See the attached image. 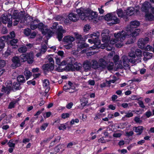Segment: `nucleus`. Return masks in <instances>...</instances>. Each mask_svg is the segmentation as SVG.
<instances>
[{"label":"nucleus","mask_w":154,"mask_h":154,"mask_svg":"<svg viewBox=\"0 0 154 154\" xmlns=\"http://www.w3.org/2000/svg\"><path fill=\"white\" fill-rule=\"evenodd\" d=\"M140 24V22L138 21H131L129 26H128L125 28V30L126 31H130L131 32L132 31L134 28H136L139 26Z\"/></svg>","instance_id":"obj_10"},{"label":"nucleus","mask_w":154,"mask_h":154,"mask_svg":"<svg viewBox=\"0 0 154 154\" xmlns=\"http://www.w3.org/2000/svg\"><path fill=\"white\" fill-rule=\"evenodd\" d=\"M74 34L75 38L77 39H80L82 38V36L81 35L79 34L77 32H75Z\"/></svg>","instance_id":"obj_61"},{"label":"nucleus","mask_w":154,"mask_h":154,"mask_svg":"<svg viewBox=\"0 0 154 154\" xmlns=\"http://www.w3.org/2000/svg\"><path fill=\"white\" fill-rule=\"evenodd\" d=\"M38 28L40 30L43 34L46 35L47 38H50L53 34V32L50 29H48L46 26H45L42 23L37 24Z\"/></svg>","instance_id":"obj_7"},{"label":"nucleus","mask_w":154,"mask_h":154,"mask_svg":"<svg viewBox=\"0 0 154 154\" xmlns=\"http://www.w3.org/2000/svg\"><path fill=\"white\" fill-rule=\"evenodd\" d=\"M47 50V47L46 45H44L42 46L40 51L43 54H44Z\"/></svg>","instance_id":"obj_44"},{"label":"nucleus","mask_w":154,"mask_h":154,"mask_svg":"<svg viewBox=\"0 0 154 154\" xmlns=\"http://www.w3.org/2000/svg\"><path fill=\"white\" fill-rule=\"evenodd\" d=\"M51 56L52 57L53 55H50L48 56V60L49 62V63L54 65V61L53 58L51 57Z\"/></svg>","instance_id":"obj_41"},{"label":"nucleus","mask_w":154,"mask_h":154,"mask_svg":"<svg viewBox=\"0 0 154 154\" xmlns=\"http://www.w3.org/2000/svg\"><path fill=\"white\" fill-rule=\"evenodd\" d=\"M63 146L62 145H58L54 149L55 151L57 152H58L60 151V148H61V147Z\"/></svg>","instance_id":"obj_60"},{"label":"nucleus","mask_w":154,"mask_h":154,"mask_svg":"<svg viewBox=\"0 0 154 154\" xmlns=\"http://www.w3.org/2000/svg\"><path fill=\"white\" fill-rule=\"evenodd\" d=\"M119 59V57L117 55H115L113 58V61L116 62H117Z\"/></svg>","instance_id":"obj_64"},{"label":"nucleus","mask_w":154,"mask_h":154,"mask_svg":"<svg viewBox=\"0 0 154 154\" xmlns=\"http://www.w3.org/2000/svg\"><path fill=\"white\" fill-rule=\"evenodd\" d=\"M91 62L92 63V64H91V67L95 69H96L99 67L98 62H97L96 60H92Z\"/></svg>","instance_id":"obj_28"},{"label":"nucleus","mask_w":154,"mask_h":154,"mask_svg":"<svg viewBox=\"0 0 154 154\" xmlns=\"http://www.w3.org/2000/svg\"><path fill=\"white\" fill-rule=\"evenodd\" d=\"M17 16H15V15H13L11 17L12 19L14 20L13 21V25L14 26L16 25L19 23L20 20V18L18 17V15L17 14Z\"/></svg>","instance_id":"obj_29"},{"label":"nucleus","mask_w":154,"mask_h":154,"mask_svg":"<svg viewBox=\"0 0 154 154\" xmlns=\"http://www.w3.org/2000/svg\"><path fill=\"white\" fill-rule=\"evenodd\" d=\"M24 73L26 76V80H27L32 75L31 72L29 71L27 69H25L24 71Z\"/></svg>","instance_id":"obj_33"},{"label":"nucleus","mask_w":154,"mask_h":154,"mask_svg":"<svg viewBox=\"0 0 154 154\" xmlns=\"http://www.w3.org/2000/svg\"><path fill=\"white\" fill-rule=\"evenodd\" d=\"M122 59L124 68L126 69H129L130 68V66L129 65L128 59V57L123 56L122 57Z\"/></svg>","instance_id":"obj_15"},{"label":"nucleus","mask_w":154,"mask_h":154,"mask_svg":"<svg viewBox=\"0 0 154 154\" xmlns=\"http://www.w3.org/2000/svg\"><path fill=\"white\" fill-rule=\"evenodd\" d=\"M134 9L132 7H130L126 11V14L128 15L131 16L134 13Z\"/></svg>","instance_id":"obj_30"},{"label":"nucleus","mask_w":154,"mask_h":154,"mask_svg":"<svg viewBox=\"0 0 154 154\" xmlns=\"http://www.w3.org/2000/svg\"><path fill=\"white\" fill-rule=\"evenodd\" d=\"M56 59V63L58 65L60 66L61 65V62L60 61V58L57 57H55Z\"/></svg>","instance_id":"obj_56"},{"label":"nucleus","mask_w":154,"mask_h":154,"mask_svg":"<svg viewBox=\"0 0 154 154\" xmlns=\"http://www.w3.org/2000/svg\"><path fill=\"white\" fill-rule=\"evenodd\" d=\"M128 61L132 63L136 64L141 62V58H138L136 60L134 58L128 59Z\"/></svg>","instance_id":"obj_31"},{"label":"nucleus","mask_w":154,"mask_h":154,"mask_svg":"<svg viewBox=\"0 0 154 154\" xmlns=\"http://www.w3.org/2000/svg\"><path fill=\"white\" fill-rule=\"evenodd\" d=\"M116 12L119 17L123 18L124 17L123 11L121 9H118L116 11Z\"/></svg>","instance_id":"obj_38"},{"label":"nucleus","mask_w":154,"mask_h":154,"mask_svg":"<svg viewBox=\"0 0 154 154\" xmlns=\"http://www.w3.org/2000/svg\"><path fill=\"white\" fill-rule=\"evenodd\" d=\"M149 41V39L148 37L139 39L137 42V45L138 47L142 49L144 48L145 45L147 44Z\"/></svg>","instance_id":"obj_11"},{"label":"nucleus","mask_w":154,"mask_h":154,"mask_svg":"<svg viewBox=\"0 0 154 154\" xmlns=\"http://www.w3.org/2000/svg\"><path fill=\"white\" fill-rule=\"evenodd\" d=\"M144 128L142 126H139L137 127H134L133 130H135V132L138 135H140L142 132Z\"/></svg>","instance_id":"obj_24"},{"label":"nucleus","mask_w":154,"mask_h":154,"mask_svg":"<svg viewBox=\"0 0 154 154\" xmlns=\"http://www.w3.org/2000/svg\"><path fill=\"white\" fill-rule=\"evenodd\" d=\"M7 83L8 84H9L8 85H7L6 87H3L2 88V91L4 92L7 94H8L9 93L11 90L12 84L10 81L8 82H7Z\"/></svg>","instance_id":"obj_22"},{"label":"nucleus","mask_w":154,"mask_h":154,"mask_svg":"<svg viewBox=\"0 0 154 154\" xmlns=\"http://www.w3.org/2000/svg\"><path fill=\"white\" fill-rule=\"evenodd\" d=\"M115 54V52L113 51H112L111 52H110L108 54L107 56L106 57V60L107 61H109L111 60L112 58V57Z\"/></svg>","instance_id":"obj_35"},{"label":"nucleus","mask_w":154,"mask_h":154,"mask_svg":"<svg viewBox=\"0 0 154 154\" xmlns=\"http://www.w3.org/2000/svg\"><path fill=\"white\" fill-rule=\"evenodd\" d=\"M90 28V26L88 25H85L84 28V31L85 32H87L88 31Z\"/></svg>","instance_id":"obj_55"},{"label":"nucleus","mask_w":154,"mask_h":154,"mask_svg":"<svg viewBox=\"0 0 154 154\" xmlns=\"http://www.w3.org/2000/svg\"><path fill=\"white\" fill-rule=\"evenodd\" d=\"M19 57L21 62H24L27 60L29 64H32L33 62L34 55L32 52L22 54Z\"/></svg>","instance_id":"obj_6"},{"label":"nucleus","mask_w":154,"mask_h":154,"mask_svg":"<svg viewBox=\"0 0 154 154\" xmlns=\"http://www.w3.org/2000/svg\"><path fill=\"white\" fill-rule=\"evenodd\" d=\"M66 32L65 30L63 29L61 26H59L57 30V37L59 41H61L63 37V33Z\"/></svg>","instance_id":"obj_17"},{"label":"nucleus","mask_w":154,"mask_h":154,"mask_svg":"<svg viewBox=\"0 0 154 154\" xmlns=\"http://www.w3.org/2000/svg\"><path fill=\"white\" fill-rule=\"evenodd\" d=\"M122 131H119V132H115L113 134V136L114 137L119 138L120 137L122 134Z\"/></svg>","instance_id":"obj_36"},{"label":"nucleus","mask_w":154,"mask_h":154,"mask_svg":"<svg viewBox=\"0 0 154 154\" xmlns=\"http://www.w3.org/2000/svg\"><path fill=\"white\" fill-rule=\"evenodd\" d=\"M60 130H63L66 128V127L64 124H62L58 128Z\"/></svg>","instance_id":"obj_58"},{"label":"nucleus","mask_w":154,"mask_h":154,"mask_svg":"<svg viewBox=\"0 0 154 154\" xmlns=\"http://www.w3.org/2000/svg\"><path fill=\"white\" fill-rule=\"evenodd\" d=\"M43 85L44 88L45 89V93L46 94L48 93L50 89L49 81L47 79L44 80L43 82Z\"/></svg>","instance_id":"obj_21"},{"label":"nucleus","mask_w":154,"mask_h":154,"mask_svg":"<svg viewBox=\"0 0 154 154\" xmlns=\"http://www.w3.org/2000/svg\"><path fill=\"white\" fill-rule=\"evenodd\" d=\"M24 33L25 35L29 36L31 33V30L28 28L24 30Z\"/></svg>","instance_id":"obj_48"},{"label":"nucleus","mask_w":154,"mask_h":154,"mask_svg":"<svg viewBox=\"0 0 154 154\" xmlns=\"http://www.w3.org/2000/svg\"><path fill=\"white\" fill-rule=\"evenodd\" d=\"M12 61L13 63L12 64V66L14 68L20 66V63L21 62L20 60V57L16 56L13 57Z\"/></svg>","instance_id":"obj_18"},{"label":"nucleus","mask_w":154,"mask_h":154,"mask_svg":"<svg viewBox=\"0 0 154 154\" xmlns=\"http://www.w3.org/2000/svg\"><path fill=\"white\" fill-rule=\"evenodd\" d=\"M17 80L19 82L24 83L25 82L24 76L22 75H19L18 76Z\"/></svg>","instance_id":"obj_37"},{"label":"nucleus","mask_w":154,"mask_h":154,"mask_svg":"<svg viewBox=\"0 0 154 154\" xmlns=\"http://www.w3.org/2000/svg\"><path fill=\"white\" fill-rule=\"evenodd\" d=\"M146 20L151 21L154 19V16L151 14H146L145 15Z\"/></svg>","instance_id":"obj_32"},{"label":"nucleus","mask_w":154,"mask_h":154,"mask_svg":"<svg viewBox=\"0 0 154 154\" xmlns=\"http://www.w3.org/2000/svg\"><path fill=\"white\" fill-rule=\"evenodd\" d=\"M113 79L110 80L109 81H106V83L108 84H110L112 83H114L117 80V79L116 76H113Z\"/></svg>","instance_id":"obj_43"},{"label":"nucleus","mask_w":154,"mask_h":154,"mask_svg":"<svg viewBox=\"0 0 154 154\" xmlns=\"http://www.w3.org/2000/svg\"><path fill=\"white\" fill-rule=\"evenodd\" d=\"M123 30L121 32L114 34V38L111 39L110 42L112 44L116 43V46L117 48H120L123 45V41L126 38L132 37L135 38L138 36L140 31V29H135L134 31L131 32Z\"/></svg>","instance_id":"obj_1"},{"label":"nucleus","mask_w":154,"mask_h":154,"mask_svg":"<svg viewBox=\"0 0 154 154\" xmlns=\"http://www.w3.org/2000/svg\"><path fill=\"white\" fill-rule=\"evenodd\" d=\"M17 103V100H15L10 102L8 107V108L11 109L14 108L15 104Z\"/></svg>","instance_id":"obj_42"},{"label":"nucleus","mask_w":154,"mask_h":154,"mask_svg":"<svg viewBox=\"0 0 154 154\" xmlns=\"http://www.w3.org/2000/svg\"><path fill=\"white\" fill-rule=\"evenodd\" d=\"M54 65L48 63L42 66L43 69L45 71H52L54 69Z\"/></svg>","instance_id":"obj_23"},{"label":"nucleus","mask_w":154,"mask_h":154,"mask_svg":"<svg viewBox=\"0 0 154 154\" xmlns=\"http://www.w3.org/2000/svg\"><path fill=\"white\" fill-rule=\"evenodd\" d=\"M99 33L98 32L96 33H94L89 35V37L92 38V39H88V42L91 44L94 43V45L93 46L90 48V50L98 49L100 47L98 46L100 43V41L99 39Z\"/></svg>","instance_id":"obj_4"},{"label":"nucleus","mask_w":154,"mask_h":154,"mask_svg":"<svg viewBox=\"0 0 154 154\" xmlns=\"http://www.w3.org/2000/svg\"><path fill=\"white\" fill-rule=\"evenodd\" d=\"M88 47H89L88 45L86 43H79L78 45V47L77 49V51H79L81 50H82L85 48H86Z\"/></svg>","instance_id":"obj_26"},{"label":"nucleus","mask_w":154,"mask_h":154,"mask_svg":"<svg viewBox=\"0 0 154 154\" xmlns=\"http://www.w3.org/2000/svg\"><path fill=\"white\" fill-rule=\"evenodd\" d=\"M63 40L65 43L67 44L64 45L65 48L66 49H69L72 47V42L74 41L75 38L72 36L67 35L64 37Z\"/></svg>","instance_id":"obj_8"},{"label":"nucleus","mask_w":154,"mask_h":154,"mask_svg":"<svg viewBox=\"0 0 154 154\" xmlns=\"http://www.w3.org/2000/svg\"><path fill=\"white\" fill-rule=\"evenodd\" d=\"M153 48L152 47L149 45H148L144 49L148 51H152Z\"/></svg>","instance_id":"obj_54"},{"label":"nucleus","mask_w":154,"mask_h":154,"mask_svg":"<svg viewBox=\"0 0 154 154\" xmlns=\"http://www.w3.org/2000/svg\"><path fill=\"white\" fill-rule=\"evenodd\" d=\"M69 59L71 61V63L70 64L71 68H72V66H73V67L76 70H79L81 69L82 66L80 63L76 62L73 65L72 64L75 60V59L73 58H70Z\"/></svg>","instance_id":"obj_14"},{"label":"nucleus","mask_w":154,"mask_h":154,"mask_svg":"<svg viewBox=\"0 0 154 154\" xmlns=\"http://www.w3.org/2000/svg\"><path fill=\"white\" fill-rule=\"evenodd\" d=\"M134 121L136 122L137 123H140L142 122V121L141 120H140V119L138 117H135L134 118Z\"/></svg>","instance_id":"obj_63"},{"label":"nucleus","mask_w":154,"mask_h":154,"mask_svg":"<svg viewBox=\"0 0 154 154\" xmlns=\"http://www.w3.org/2000/svg\"><path fill=\"white\" fill-rule=\"evenodd\" d=\"M108 61L106 60V57L104 56L103 58L100 59L98 60V64L99 67L103 69L106 68L107 64Z\"/></svg>","instance_id":"obj_13"},{"label":"nucleus","mask_w":154,"mask_h":154,"mask_svg":"<svg viewBox=\"0 0 154 154\" xmlns=\"http://www.w3.org/2000/svg\"><path fill=\"white\" fill-rule=\"evenodd\" d=\"M81 105L84 106H86L88 103V100L85 97L82 98L80 100Z\"/></svg>","instance_id":"obj_34"},{"label":"nucleus","mask_w":154,"mask_h":154,"mask_svg":"<svg viewBox=\"0 0 154 154\" xmlns=\"http://www.w3.org/2000/svg\"><path fill=\"white\" fill-rule=\"evenodd\" d=\"M109 62V63H108V62L107 63V67H106V68H107L109 70H111L112 69L113 67L114 63L113 62Z\"/></svg>","instance_id":"obj_39"},{"label":"nucleus","mask_w":154,"mask_h":154,"mask_svg":"<svg viewBox=\"0 0 154 154\" xmlns=\"http://www.w3.org/2000/svg\"><path fill=\"white\" fill-rule=\"evenodd\" d=\"M133 115V113L132 112L126 113V114L125 116V117L127 118H130L132 117Z\"/></svg>","instance_id":"obj_53"},{"label":"nucleus","mask_w":154,"mask_h":154,"mask_svg":"<svg viewBox=\"0 0 154 154\" xmlns=\"http://www.w3.org/2000/svg\"><path fill=\"white\" fill-rule=\"evenodd\" d=\"M57 23L55 22L53 24V25L51 28V29H52V30L51 29H49L51 31L53 32V34L55 32V29L57 28Z\"/></svg>","instance_id":"obj_47"},{"label":"nucleus","mask_w":154,"mask_h":154,"mask_svg":"<svg viewBox=\"0 0 154 154\" xmlns=\"http://www.w3.org/2000/svg\"><path fill=\"white\" fill-rule=\"evenodd\" d=\"M137 103L140 107L143 108H144L145 107V106L144 105L143 103L142 100H140V99L138 100Z\"/></svg>","instance_id":"obj_51"},{"label":"nucleus","mask_w":154,"mask_h":154,"mask_svg":"<svg viewBox=\"0 0 154 154\" xmlns=\"http://www.w3.org/2000/svg\"><path fill=\"white\" fill-rule=\"evenodd\" d=\"M10 38L9 35L3 36L0 38V51L2 50L4 48L6 40H8Z\"/></svg>","instance_id":"obj_16"},{"label":"nucleus","mask_w":154,"mask_h":154,"mask_svg":"<svg viewBox=\"0 0 154 154\" xmlns=\"http://www.w3.org/2000/svg\"><path fill=\"white\" fill-rule=\"evenodd\" d=\"M70 116L69 114L68 113H63L61 115V117L63 119L69 117Z\"/></svg>","instance_id":"obj_52"},{"label":"nucleus","mask_w":154,"mask_h":154,"mask_svg":"<svg viewBox=\"0 0 154 154\" xmlns=\"http://www.w3.org/2000/svg\"><path fill=\"white\" fill-rule=\"evenodd\" d=\"M76 12L82 20H86L88 17L89 20L94 21L96 20L97 16L96 12L82 8L77 9Z\"/></svg>","instance_id":"obj_2"},{"label":"nucleus","mask_w":154,"mask_h":154,"mask_svg":"<svg viewBox=\"0 0 154 154\" xmlns=\"http://www.w3.org/2000/svg\"><path fill=\"white\" fill-rule=\"evenodd\" d=\"M36 21L34 20V22L31 24L30 25V28L34 30L37 28V24H35V22Z\"/></svg>","instance_id":"obj_46"},{"label":"nucleus","mask_w":154,"mask_h":154,"mask_svg":"<svg viewBox=\"0 0 154 154\" xmlns=\"http://www.w3.org/2000/svg\"><path fill=\"white\" fill-rule=\"evenodd\" d=\"M2 23L4 24L8 23V27H10L12 25V19L9 18L7 15H2Z\"/></svg>","instance_id":"obj_12"},{"label":"nucleus","mask_w":154,"mask_h":154,"mask_svg":"<svg viewBox=\"0 0 154 154\" xmlns=\"http://www.w3.org/2000/svg\"><path fill=\"white\" fill-rule=\"evenodd\" d=\"M48 123H45L43 124L42 125L41 127V129L42 131H44L45 130L47 127L48 126Z\"/></svg>","instance_id":"obj_50"},{"label":"nucleus","mask_w":154,"mask_h":154,"mask_svg":"<svg viewBox=\"0 0 154 154\" xmlns=\"http://www.w3.org/2000/svg\"><path fill=\"white\" fill-rule=\"evenodd\" d=\"M27 50V48L25 46L21 47L18 49L19 52L21 53L25 52Z\"/></svg>","instance_id":"obj_40"},{"label":"nucleus","mask_w":154,"mask_h":154,"mask_svg":"<svg viewBox=\"0 0 154 154\" xmlns=\"http://www.w3.org/2000/svg\"><path fill=\"white\" fill-rule=\"evenodd\" d=\"M78 15L76 14L71 13L69 14L68 17L64 20V22L66 23H70L71 21L76 22L78 21L80 18L79 15Z\"/></svg>","instance_id":"obj_9"},{"label":"nucleus","mask_w":154,"mask_h":154,"mask_svg":"<svg viewBox=\"0 0 154 154\" xmlns=\"http://www.w3.org/2000/svg\"><path fill=\"white\" fill-rule=\"evenodd\" d=\"M18 41V40L17 39H14L10 41L8 44L9 45H10L11 46H14V47H13V48H16L18 47V46L15 45L17 42Z\"/></svg>","instance_id":"obj_25"},{"label":"nucleus","mask_w":154,"mask_h":154,"mask_svg":"<svg viewBox=\"0 0 154 154\" xmlns=\"http://www.w3.org/2000/svg\"><path fill=\"white\" fill-rule=\"evenodd\" d=\"M83 66L85 71L87 72L91 69V62L89 61L86 60L84 62L83 64Z\"/></svg>","instance_id":"obj_19"},{"label":"nucleus","mask_w":154,"mask_h":154,"mask_svg":"<svg viewBox=\"0 0 154 154\" xmlns=\"http://www.w3.org/2000/svg\"><path fill=\"white\" fill-rule=\"evenodd\" d=\"M20 86V84L19 83L14 82L12 87L15 89H18Z\"/></svg>","instance_id":"obj_49"},{"label":"nucleus","mask_w":154,"mask_h":154,"mask_svg":"<svg viewBox=\"0 0 154 154\" xmlns=\"http://www.w3.org/2000/svg\"><path fill=\"white\" fill-rule=\"evenodd\" d=\"M143 54L144 57V60L150 59L153 56L152 53H150L149 52H145L143 53Z\"/></svg>","instance_id":"obj_27"},{"label":"nucleus","mask_w":154,"mask_h":154,"mask_svg":"<svg viewBox=\"0 0 154 154\" xmlns=\"http://www.w3.org/2000/svg\"><path fill=\"white\" fill-rule=\"evenodd\" d=\"M88 84L91 85H94L95 82L94 80L90 79L88 82Z\"/></svg>","instance_id":"obj_62"},{"label":"nucleus","mask_w":154,"mask_h":154,"mask_svg":"<svg viewBox=\"0 0 154 154\" xmlns=\"http://www.w3.org/2000/svg\"><path fill=\"white\" fill-rule=\"evenodd\" d=\"M51 115V113L49 112H46L44 115V117L45 118H48Z\"/></svg>","instance_id":"obj_59"},{"label":"nucleus","mask_w":154,"mask_h":154,"mask_svg":"<svg viewBox=\"0 0 154 154\" xmlns=\"http://www.w3.org/2000/svg\"><path fill=\"white\" fill-rule=\"evenodd\" d=\"M5 64V63L4 60H0V68L4 67Z\"/></svg>","instance_id":"obj_57"},{"label":"nucleus","mask_w":154,"mask_h":154,"mask_svg":"<svg viewBox=\"0 0 154 154\" xmlns=\"http://www.w3.org/2000/svg\"><path fill=\"white\" fill-rule=\"evenodd\" d=\"M105 20L108 22L107 23L110 26L119 23V19L117 17L115 12L107 14L104 17Z\"/></svg>","instance_id":"obj_5"},{"label":"nucleus","mask_w":154,"mask_h":154,"mask_svg":"<svg viewBox=\"0 0 154 154\" xmlns=\"http://www.w3.org/2000/svg\"><path fill=\"white\" fill-rule=\"evenodd\" d=\"M135 54L136 56L138 57V58H140V57L142 56L141 51L139 49H137L136 50Z\"/></svg>","instance_id":"obj_45"},{"label":"nucleus","mask_w":154,"mask_h":154,"mask_svg":"<svg viewBox=\"0 0 154 154\" xmlns=\"http://www.w3.org/2000/svg\"><path fill=\"white\" fill-rule=\"evenodd\" d=\"M109 33V31L108 29H104L102 31L101 34V35L102 37V41L104 42V43L101 45L100 47L102 49H104L106 47V49L108 51H111L113 48L112 45L114 44L110 43V37L108 35ZM111 40H110L111 41Z\"/></svg>","instance_id":"obj_3"},{"label":"nucleus","mask_w":154,"mask_h":154,"mask_svg":"<svg viewBox=\"0 0 154 154\" xmlns=\"http://www.w3.org/2000/svg\"><path fill=\"white\" fill-rule=\"evenodd\" d=\"M151 6L150 4L148 2H145L142 5L141 10L142 11L145 12H147L148 11Z\"/></svg>","instance_id":"obj_20"}]
</instances>
